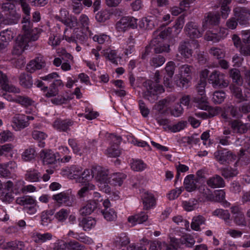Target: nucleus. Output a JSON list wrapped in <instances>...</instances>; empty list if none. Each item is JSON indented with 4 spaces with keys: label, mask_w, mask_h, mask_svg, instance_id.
Here are the masks:
<instances>
[{
    "label": "nucleus",
    "mask_w": 250,
    "mask_h": 250,
    "mask_svg": "<svg viewBox=\"0 0 250 250\" xmlns=\"http://www.w3.org/2000/svg\"><path fill=\"white\" fill-rule=\"evenodd\" d=\"M131 168L135 171H141L146 167V164L142 160H133L131 164Z\"/></svg>",
    "instance_id": "53"
},
{
    "label": "nucleus",
    "mask_w": 250,
    "mask_h": 250,
    "mask_svg": "<svg viewBox=\"0 0 250 250\" xmlns=\"http://www.w3.org/2000/svg\"><path fill=\"white\" fill-rule=\"evenodd\" d=\"M27 45V44L24 42L23 37L19 35L17 38L15 45L12 51V54L16 56L21 55Z\"/></svg>",
    "instance_id": "14"
},
{
    "label": "nucleus",
    "mask_w": 250,
    "mask_h": 250,
    "mask_svg": "<svg viewBox=\"0 0 250 250\" xmlns=\"http://www.w3.org/2000/svg\"><path fill=\"white\" fill-rule=\"evenodd\" d=\"M13 192L3 190L0 195V200L3 202L10 203L14 200Z\"/></svg>",
    "instance_id": "47"
},
{
    "label": "nucleus",
    "mask_w": 250,
    "mask_h": 250,
    "mask_svg": "<svg viewBox=\"0 0 250 250\" xmlns=\"http://www.w3.org/2000/svg\"><path fill=\"white\" fill-rule=\"evenodd\" d=\"M165 58L162 55H155L150 60V64L154 67H158L162 65L165 62Z\"/></svg>",
    "instance_id": "39"
},
{
    "label": "nucleus",
    "mask_w": 250,
    "mask_h": 250,
    "mask_svg": "<svg viewBox=\"0 0 250 250\" xmlns=\"http://www.w3.org/2000/svg\"><path fill=\"white\" fill-rule=\"evenodd\" d=\"M187 125V122L186 121H180L172 126H168V128L172 132H176L183 129Z\"/></svg>",
    "instance_id": "59"
},
{
    "label": "nucleus",
    "mask_w": 250,
    "mask_h": 250,
    "mask_svg": "<svg viewBox=\"0 0 250 250\" xmlns=\"http://www.w3.org/2000/svg\"><path fill=\"white\" fill-rule=\"evenodd\" d=\"M20 84L25 88H30L33 85V80L30 74L22 73L19 77Z\"/></svg>",
    "instance_id": "23"
},
{
    "label": "nucleus",
    "mask_w": 250,
    "mask_h": 250,
    "mask_svg": "<svg viewBox=\"0 0 250 250\" xmlns=\"http://www.w3.org/2000/svg\"><path fill=\"white\" fill-rule=\"evenodd\" d=\"M45 65V63L44 60L42 57H37L27 64L26 70L28 72L33 73L36 70L44 67Z\"/></svg>",
    "instance_id": "12"
},
{
    "label": "nucleus",
    "mask_w": 250,
    "mask_h": 250,
    "mask_svg": "<svg viewBox=\"0 0 250 250\" xmlns=\"http://www.w3.org/2000/svg\"><path fill=\"white\" fill-rule=\"evenodd\" d=\"M16 204L24 206V208L32 205H36V200L31 196H23L17 198Z\"/></svg>",
    "instance_id": "27"
},
{
    "label": "nucleus",
    "mask_w": 250,
    "mask_h": 250,
    "mask_svg": "<svg viewBox=\"0 0 250 250\" xmlns=\"http://www.w3.org/2000/svg\"><path fill=\"white\" fill-rule=\"evenodd\" d=\"M83 245H81L78 242L70 241L67 243V250H83Z\"/></svg>",
    "instance_id": "58"
},
{
    "label": "nucleus",
    "mask_w": 250,
    "mask_h": 250,
    "mask_svg": "<svg viewBox=\"0 0 250 250\" xmlns=\"http://www.w3.org/2000/svg\"><path fill=\"white\" fill-rule=\"evenodd\" d=\"M110 13L107 10H103L98 12L96 15V19L98 21L103 22L109 19Z\"/></svg>",
    "instance_id": "52"
},
{
    "label": "nucleus",
    "mask_w": 250,
    "mask_h": 250,
    "mask_svg": "<svg viewBox=\"0 0 250 250\" xmlns=\"http://www.w3.org/2000/svg\"><path fill=\"white\" fill-rule=\"evenodd\" d=\"M13 139V134L9 131H4L0 133V142L10 141Z\"/></svg>",
    "instance_id": "62"
},
{
    "label": "nucleus",
    "mask_w": 250,
    "mask_h": 250,
    "mask_svg": "<svg viewBox=\"0 0 250 250\" xmlns=\"http://www.w3.org/2000/svg\"><path fill=\"white\" fill-rule=\"evenodd\" d=\"M234 222L239 226H246L247 222L243 213H239L236 216H233Z\"/></svg>",
    "instance_id": "57"
},
{
    "label": "nucleus",
    "mask_w": 250,
    "mask_h": 250,
    "mask_svg": "<svg viewBox=\"0 0 250 250\" xmlns=\"http://www.w3.org/2000/svg\"><path fill=\"white\" fill-rule=\"evenodd\" d=\"M63 84L61 80H56L50 86L49 91L46 94V97H50L56 96L59 92V87H63Z\"/></svg>",
    "instance_id": "22"
},
{
    "label": "nucleus",
    "mask_w": 250,
    "mask_h": 250,
    "mask_svg": "<svg viewBox=\"0 0 250 250\" xmlns=\"http://www.w3.org/2000/svg\"><path fill=\"white\" fill-rule=\"evenodd\" d=\"M52 199L58 204H63L68 207L72 206L75 201L74 196L69 195L68 193L64 192L54 195L52 196Z\"/></svg>",
    "instance_id": "7"
},
{
    "label": "nucleus",
    "mask_w": 250,
    "mask_h": 250,
    "mask_svg": "<svg viewBox=\"0 0 250 250\" xmlns=\"http://www.w3.org/2000/svg\"><path fill=\"white\" fill-rule=\"evenodd\" d=\"M230 89L234 96L240 100V101H248V96L246 94H243L242 88L239 86L231 85Z\"/></svg>",
    "instance_id": "28"
},
{
    "label": "nucleus",
    "mask_w": 250,
    "mask_h": 250,
    "mask_svg": "<svg viewBox=\"0 0 250 250\" xmlns=\"http://www.w3.org/2000/svg\"><path fill=\"white\" fill-rule=\"evenodd\" d=\"M27 117L23 114H16L13 118L12 122L14 125L18 129H22L29 125L28 122L26 121Z\"/></svg>",
    "instance_id": "18"
},
{
    "label": "nucleus",
    "mask_w": 250,
    "mask_h": 250,
    "mask_svg": "<svg viewBox=\"0 0 250 250\" xmlns=\"http://www.w3.org/2000/svg\"><path fill=\"white\" fill-rule=\"evenodd\" d=\"M192 102L195 104L196 106L198 108L205 110L208 109V105L206 95H197L193 97Z\"/></svg>",
    "instance_id": "17"
},
{
    "label": "nucleus",
    "mask_w": 250,
    "mask_h": 250,
    "mask_svg": "<svg viewBox=\"0 0 250 250\" xmlns=\"http://www.w3.org/2000/svg\"><path fill=\"white\" fill-rule=\"evenodd\" d=\"M220 22V15L218 13L208 12L205 14L202 22L203 30L207 29L208 25H217Z\"/></svg>",
    "instance_id": "8"
},
{
    "label": "nucleus",
    "mask_w": 250,
    "mask_h": 250,
    "mask_svg": "<svg viewBox=\"0 0 250 250\" xmlns=\"http://www.w3.org/2000/svg\"><path fill=\"white\" fill-rule=\"evenodd\" d=\"M25 176L26 180L31 182H39L41 177L40 173L35 169L27 171Z\"/></svg>",
    "instance_id": "38"
},
{
    "label": "nucleus",
    "mask_w": 250,
    "mask_h": 250,
    "mask_svg": "<svg viewBox=\"0 0 250 250\" xmlns=\"http://www.w3.org/2000/svg\"><path fill=\"white\" fill-rule=\"evenodd\" d=\"M176 65L174 62L170 61L168 62L166 66L165 67V70L167 73V75L170 77L172 78L176 68Z\"/></svg>",
    "instance_id": "55"
},
{
    "label": "nucleus",
    "mask_w": 250,
    "mask_h": 250,
    "mask_svg": "<svg viewBox=\"0 0 250 250\" xmlns=\"http://www.w3.org/2000/svg\"><path fill=\"white\" fill-rule=\"evenodd\" d=\"M97 208V203L95 201H88L86 205L80 209V213L83 216L90 214Z\"/></svg>",
    "instance_id": "19"
},
{
    "label": "nucleus",
    "mask_w": 250,
    "mask_h": 250,
    "mask_svg": "<svg viewBox=\"0 0 250 250\" xmlns=\"http://www.w3.org/2000/svg\"><path fill=\"white\" fill-rule=\"evenodd\" d=\"M13 101L20 104L25 107L31 105L34 103V101L28 97L21 95L17 96L13 99Z\"/></svg>",
    "instance_id": "29"
},
{
    "label": "nucleus",
    "mask_w": 250,
    "mask_h": 250,
    "mask_svg": "<svg viewBox=\"0 0 250 250\" xmlns=\"http://www.w3.org/2000/svg\"><path fill=\"white\" fill-rule=\"evenodd\" d=\"M10 2L4 3L1 9L4 13L5 18L3 21L5 24H13L18 23L21 16L15 9V4L20 3L21 0H6Z\"/></svg>",
    "instance_id": "2"
},
{
    "label": "nucleus",
    "mask_w": 250,
    "mask_h": 250,
    "mask_svg": "<svg viewBox=\"0 0 250 250\" xmlns=\"http://www.w3.org/2000/svg\"><path fill=\"white\" fill-rule=\"evenodd\" d=\"M36 31L32 29L31 32L28 35H20L23 37L24 42L28 44V43L31 41H35L38 40L39 35L37 32V29H35Z\"/></svg>",
    "instance_id": "46"
},
{
    "label": "nucleus",
    "mask_w": 250,
    "mask_h": 250,
    "mask_svg": "<svg viewBox=\"0 0 250 250\" xmlns=\"http://www.w3.org/2000/svg\"><path fill=\"white\" fill-rule=\"evenodd\" d=\"M211 200L215 202H222L225 197V192L223 190H217L214 191Z\"/></svg>",
    "instance_id": "54"
},
{
    "label": "nucleus",
    "mask_w": 250,
    "mask_h": 250,
    "mask_svg": "<svg viewBox=\"0 0 250 250\" xmlns=\"http://www.w3.org/2000/svg\"><path fill=\"white\" fill-rule=\"evenodd\" d=\"M40 156L44 165L54 164L57 161L55 154L50 150H42L41 152Z\"/></svg>",
    "instance_id": "15"
},
{
    "label": "nucleus",
    "mask_w": 250,
    "mask_h": 250,
    "mask_svg": "<svg viewBox=\"0 0 250 250\" xmlns=\"http://www.w3.org/2000/svg\"><path fill=\"white\" fill-rule=\"evenodd\" d=\"M234 16L240 25H247L250 20V11L246 8L237 9L234 12Z\"/></svg>",
    "instance_id": "9"
},
{
    "label": "nucleus",
    "mask_w": 250,
    "mask_h": 250,
    "mask_svg": "<svg viewBox=\"0 0 250 250\" xmlns=\"http://www.w3.org/2000/svg\"><path fill=\"white\" fill-rule=\"evenodd\" d=\"M106 151L108 156L111 157H118L121 153L120 150L119 148L118 144L112 145L110 147L107 149Z\"/></svg>",
    "instance_id": "48"
},
{
    "label": "nucleus",
    "mask_w": 250,
    "mask_h": 250,
    "mask_svg": "<svg viewBox=\"0 0 250 250\" xmlns=\"http://www.w3.org/2000/svg\"><path fill=\"white\" fill-rule=\"evenodd\" d=\"M96 224V220L91 217L83 218L79 222V226L83 227L84 230H87L94 227Z\"/></svg>",
    "instance_id": "26"
},
{
    "label": "nucleus",
    "mask_w": 250,
    "mask_h": 250,
    "mask_svg": "<svg viewBox=\"0 0 250 250\" xmlns=\"http://www.w3.org/2000/svg\"><path fill=\"white\" fill-rule=\"evenodd\" d=\"M63 24L70 28H73L78 25V22L76 17L70 16L66 19Z\"/></svg>",
    "instance_id": "61"
},
{
    "label": "nucleus",
    "mask_w": 250,
    "mask_h": 250,
    "mask_svg": "<svg viewBox=\"0 0 250 250\" xmlns=\"http://www.w3.org/2000/svg\"><path fill=\"white\" fill-rule=\"evenodd\" d=\"M124 21H125V31L127 28H135L137 26V19L132 17H123Z\"/></svg>",
    "instance_id": "42"
},
{
    "label": "nucleus",
    "mask_w": 250,
    "mask_h": 250,
    "mask_svg": "<svg viewBox=\"0 0 250 250\" xmlns=\"http://www.w3.org/2000/svg\"><path fill=\"white\" fill-rule=\"evenodd\" d=\"M95 188V186L89 183L85 184L78 191L77 195L80 199L91 194V192Z\"/></svg>",
    "instance_id": "21"
},
{
    "label": "nucleus",
    "mask_w": 250,
    "mask_h": 250,
    "mask_svg": "<svg viewBox=\"0 0 250 250\" xmlns=\"http://www.w3.org/2000/svg\"><path fill=\"white\" fill-rule=\"evenodd\" d=\"M229 75L234 83H235L238 85L242 84L243 79L241 76L240 71L238 69L233 68L230 70Z\"/></svg>",
    "instance_id": "35"
},
{
    "label": "nucleus",
    "mask_w": 250,
    "mask_h": 250,
    "mask_svg": "<svg viewBox=\"0 0 250 250\" xmlns=\"http://www.w3.org/2000/svg\"><path fill=\"white\" fill-rule=\"evenodd\" d=\"M160 73L157 71L154 77V81L148 80L143 83L146 91L143 93V97L150 103H154L158 100V95L164 92L163 85L160 84Z\"/></svg>",
    "instance_id": "1"
},
{
    "label": "nucleus",
    "mask_w": 250,
    "mask_h": 250,
    "mask_svg": "<svg viewBox=\"0 0 250 250\" xmlns=\"http://www.w3.org/2000/svg\"><path fill=\"white\" fill-rule=\"evenodd\" d=\"M191 78L180 76L178 80H176L177 86L181 88H187L189 86V83Z\"/></svg>",
    "instance_id": "50"
},
{
    "label": "nucleus",
    "mask_w": 250,
    "mask_h": 250,
    "mask_svg": "<svg viewBox=\"0 0 250 250\" xmlns=\"http://www.w3.org/2000/svg\"><path fill=\"white\" fill-rule=\"evenodd\" d=\"M208 81L214 87L225 88L229 85V81L225 79L224 73L214 70L209 75Z\"/></svg>",
    "instance_id": "5"
},
{
    "label": "nucleus",
    "mask_w": 250,
    "mask_h": 250,
    "mask_svg": "<svg viewBox=\"0 0 250 250\" xmlns=\"http://www.w3.org/2000/svg\"><path fill=\"white\" fill-rule=\"evenodd\" d=\"M206 85V81L205 80L200 79V81L198 83V84L196 87L197 92L198 93L197 95H205V88Z\"/></svg>",
    "instance_id": "63"
},
{
    "label": "nucleus",
    "mask_w": 250,
    "mask_h": 250,
    "mask_svg": "<svg viewBox=\"0 0 250 250\" xmlns=\"http://www.w3.org/2000/svg\"><path fill=\"white\" fill-rule=\"evenodd\" d=\"M68 211L65 209H61L57 212L55 217L60 222H63L66 220L68 215Z\"/></svg>",
    "instance_id": "56"
},
{
    "label": "nucleus",
    "mask_w": 250,
    "mask_h": 250,
    "mask_svg": "<svg viewBox=\"0 0 250 250\" xmlns=\"http://www.w3.org/2000/svg\"><path fill=\"white\" fill-rule=\"evenodd\" d=\"M207 184L211 188H223L225 186L224 179L218 175L209 178L207 180Z\"/></svg>",
    "instance_id": "16"
},
{
    "label": "nucleus",
    "mask_w": 250,
    "mask_h": 250,
    "mask_svg": "<svg viewBox=\"0 0 250 250\" xmlns=\"http://www.w3.org/2000/svg\"><path fill=\"white\" fill-rule=\"evenodd\" d=\"M187 35L190 38H198L202 36L197 24L193 22L188 23L185 28Z\"/></svg>",
    "instance_id": "11"
},
{
    "label": "nucleus",
    "mask_w": 250,
    "mask_h": 250,
    "mask_svg": "<svg viewBox=\"0 0 250 250\" xmlns=\"http://www.w3.org/2000/svg\"><path fill=\"white\" fill-rule=\"evenodd\" d=\"M176 98L174 96H173L172 97H168L166 99H163L162 100H161L159 101L155 105H154V108L158 111V112H160L162 111V110L164 109L165 106L166 104L168 103H170V102H173L175 101Z\"/></svg>",
    "instance_id": "36"
},
{
    "label": "nucleus",
    "mask_w": 250,
    "mask_h": 250,
    "mask_svg": "<svg viewBox=\"0 0 250 250\" xmlns=\"http://www.w3.org/2000/svg\"><path fill=\"white\" fill-rule=\"evenodd\" d=\"M229 125L235 133L244 134L250 128V125L244 124L239 120H232L229 122Z\"/></svg>",
    "instance_id": "10"
},
{
    "label": "nucleus",
    "mask_w": 250,
    "mask_h": 250,
    "mask_svg": "<svg viewBox=\"0 0 250 250\" xmlns=\"http://www.w3.org/2000/svg\"><path fill=\"white\" fill-rule=\"evenodd\" d=\"M103 53L104 56L111 61V62L115 64H118V57L115 50H110L109 52H108V50L106 51L103 50Z\"/></svg>",
    "instance_id": "45"
},
{
    "label": "nucleus",
    "mask_w": 250,
    "mask_h": 250,
    "mask_svg": "<svg viewBox=\"0 0 250 250\" xmlns=\"http://www.w3.org/2000/svg\"><path fill=\"white\" fill-rule=\"evenodd\" d=\"M199 46L197 40L183 41L179 43L178 51L185 59L191 58L193 54V49L197 48Z\"/></svg>",
    "instance_id": "4"
},
{
    "label": "nucleus",
    "mask_w": 250,
    "mask_h": 250,
    "mask_svg": "<svg viewBox=\"0 0 250 250\" xmlns=\"http://www.w3.org/2000/svg\"><path fill=\"white\" fill-rule=\"evenodd\" d=\"M126 175L123 173H116L109 178V184L113 186H120L123 182V180L125 179Z\"/></svg>",
    "instance_id": "31"
},
{
    "label": "nucleus",
    "mask_w": 250,
    "mask_h": 250,
    "mask_svg": "<svg viewBox=\"0 0 250 250\" xmlns=\"http://www.w3.org/2000/svg\"><path fill=\"white\" fill-rule=\"evenodd\" d=\"M91 173L92 177H95L97 182L101 185H104L103 186H100V187L105 188L104 191L106 193L109 192L110 189L107 185L109 183V178L108 171L100 166H97L91 169Z\"/></svg>",
    "instance_id": "3"
},
{
    "label": "nucleus",
    "mask_w": 250,
    "mask_h": 250,
    "mask_svg": "<svg viewBox=\"0 0 250 250\" xmlns=\"http://www.w3.org/2000/svg\"><path fill=\"white\" fill-rule=\"evenodd\" d=\"M226 98V94L223 91H217L214 92L212 101L215 104L222 103Z\"/></svg>",
    "instance_id": "44"
},
{
    "label": "nucleus",
    "mask_w": 250,
    "mask_h": 250,
    "mask_svg": "<svg viewBox=\"0 0 250 250\" xmlns=\"http://www.w3.org/2000/svg\"><path fill=\"white\" fill-rule=\"evenodd\" d=\"M51 237V234L49 233L44 234L37 233L36 234H34L32 236L33 240L37 243H43L47 240H50Z\"/></svg>",
    "instance_id": "37"
},
{
    "label": "nucleus",
    "mask_w": 250,
    "mask_h": 250,
    "mask_svg": "<svg viewBox=\"0 0 250 250\" xmlns=\"http://www.w3.org/2000/svg\"><path fill=\"white\" fill-rule=\"evenodd\" d=\"M194 176L193 175H189L185 179V188L186 190L188 192L194 190L197 188V181L194 179Z\"/></svg>",
    "instance_id": "25"
},
{
    "label": "nucleus",
    "mask_w": 250,
    "mask_h": 250,
    "mask_svg": "<svg viewBox=\"0 0 250 250\" xmlns=\"http://www.w3.org/2000/svg\"><path fill=\"white\" fill-rule=\"evenodd\" d=\"M83 168L78 166H71L68 169V172L70 176L76 178L81 175Z\"/></svg>",
    "instance_id": "49"
},
{
    "label": "nucleus",
    "mask_w": 250,
    "mask_h": 250,
    "mask_svg": "<svg viewBox=\"0 0 250 250\" xmlns=\"http://www.w3.org/2000/svg\"><path fill=\"white\" fill-rule=\"evenodd\" d=\"M225 111L227 113H229L232 117L239 116V111L237 107L232 105H229L225 108Z\"/></svg>",
    "instance_id": "64"
},
{
    "label": "nucleus",
    "mask_w": 250,
    "mask_h": 250,
    "mask_svg": "<svg viewBox=\"0 0 250 250\" xmlns=\"http://www.w3.org/2000/svg\"><path fill=\"white\" fill-rule=\"evenodd\" d=\"M214 157L220 164H229L235 160L236 156L226 150H219L214 152Z\"/></svg>",
    "instance_id": "6"
},
{
    "label": "nucleus",
    "mask_w": 250,
    "mask_h": 250,
    "mask_svg": "<svg viewBox=\"0 0 250 250\" xmlns=\"http://www.w3.org/2000/svg\"><path fill=\"white\" fill-rule=\"evenodd\" d=\"M0 84L1 88L6 91L12 92L14 93H19L20 89L16 88L13 85H10L8 84V80L5 74L0 70Z\"/></svg>",
    "instance_id": "13"
},
{
    "label": "nucleus",
    "mask_w": 250,
    "mask_h": 250,
    "mask_svg": "<svg viewBox=\"0 0 250 250\" xmlns=\"http://www.w3.org/2000/svg\"><path fill=\"white\" fill-rule=\"evenodd\" d=\"M11 31L8 29L1 31L0 32V40L2 42H8L11 39Z\"/></svg>",
    "instance_id": "60"
},
{
    "label": "nucleus",
    "mask_w": 250,
    "mask_h": 250,
    "mask_svg": "<svg viewBox=\"0 0 250 250\" xmlns=\"http://www.w3.org/2000/svg\"><path fill=\"white\" fill-rule=\"evenodd\" d=\"M35 156V150L32 148H29L24 151L22 155V157L24 160L28 161L34 159Z\"/></svg>",
    "instance_id": "51"
},
{
    "label": "nucleus",
    "mask_w": 250,
    "mask_h": 250,
    "mask_svg": "<svg viewBox=\"0 0 250 250\" xmlns=\"http://www.w3.org/2000/svg\"><path fill=\"white\" fill-rule=\"evenodd\" d=\"M15 166V163L10 161L5 164H0V176L8 177L10 174L9 168H12Z\"/></svg>",
    "instance_id": "33"
},
{
    "label": "nucleus",
    "mask_w": 250,
    "mask_h": 250,
    "mask_svg": "<svg viewBox=\"0 0 250 250\" xmlns=\"http://www.w3.org/2000/svg\"><path fill=\"white\" fill-rule=\"evenodd\" d=\"M73 124V122L70 120H56L54 123V126L58 129L65 131Z\"/></svg>",
    "instance_id": "30"
},
{
    "label": "nucleus",
    "mask_w": 250,
    "mask_h": 250,
    "mask_svg": "<svg viewBox=\"0 0 250 250\" xmlns=\"http://www.w3.org/2000/svg\"><path fill=\"white\" fill-rule=\"evenodd\" d=\"M220 108L218 107H211L208 108V112H201L195 113V115L203 119L212 118L218 114Z\"/></svg>",
    "instance_id": "20"
},
{
    "label": "nucleus",
    "mask_w": 250,
    "mask_h": 250,
    "mask_svg": "<svg viewBox=\"0 0 250 250\" xmlns=\"http://www.w3.org/2000/svg\"><path fill=\"white\" fill-rule=\"evenodd\" d=\"M3 249H10L13 250H22L24 248V244L22 242L12 241L6 243L3 245Z\"/></svg>",
    "instance_id": "41"
},
{
    "label": "nucleus",
    "mask_w": 250,
    "mask_h": 250,
    "mask_svg": "<svg viewBox=\"0 0 250 250\" xmlns=\"http://www.w3.org/2000/svg\"><path fill=\"white\" fill-rule=\"evenodd\" d=\"M21 23L22 24V30L23 34L22 35H28L33 28V23L30 20V17L25 16L22 18Z\"/></svg>",
    "instance_id": "32"
},
{
    "label": "nucleus",
    "mask_w": 250,
    "mask_h": 250,
    "mask_svg": "<svg viewBox=\"0 0 250 250\" xmlns=\"http://www.w3.org/2000/svg\"><path fill=\"white\" fill-rule=\"evenodd\" d=\"M206 219L202 215L194 216L191 223V228L192 229L198 231L200 230V226L205 224Z\"/></svg>",
    "instance_id": "34"
},
{
    "label": "nucleus",
    "mask_w": 250,
    "mask_h": 250,
    "mask_svg": "<svg viewBox=\"0 0 250 250\" xmlns=\"http://www.w3.org/2000/svg\"><path fill=\"white\" fill-rule=\"evenodd\" d=\"M144 208L148 210L155 205L154 196L148 192H145L143 197Z\"/></svg>",
    "instance_id": "24"
},
{
    "label": "nucleus",
    "mask_w": 250,
    "mask_h": 250,
    "mask_svg": "<svg viewBox=\"0 0 250 250\" xmlns=\"http://www.w3.org/2000/svg\"><path fill=\"white\" fill-rule=\"evenodd\" d=\"M101 212L104 215V218L107 221H113L117 218V216L116 212L113 209L109 208V209H107V208H106L104 210H102Z\"/></svg>",
    "instance_id": "40"
},
{
    "label": "nucleus",
    "mask_w": 250,
    "mask_h": 250,
    "mask_svg": "<svg viewBox=\"0 0 250 250\" xmlns=\"http://www.w3.org/2000/svg\"><path fill=\"white\" fill-rule=\"evenodd\" d=\"M180 70L181 76L191 78L194 68L191 65L184 64L180 67Z\"/></svg>",
    "instance_id": "43"
}]
</instances>
